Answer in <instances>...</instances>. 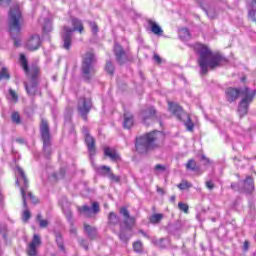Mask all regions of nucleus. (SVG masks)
Listing matches in <instances>:
<instances>
[{"label":"nucleus","instance_id":"37998d69","mask_svg":"<svg viewBox=\"0 0 256 256\" xmlns=\"http://www.w3.org/2000/svg\"><path fill=\"white\" fill-rule=\"evenodd\" d=\"M154 60L156 63H161V57H159L157 54L154 55Z\"/></svg>","mask_w":256,"mask_h":256},{"label":"nucleus","instance_id":"f704fd0d","mask_svg":"<svg viewBox=\"0 0 256 256\" xmlns=\"http://www.w3.org/2000/svg\"><path fill=\"white\" fill-rule=\"evenodd\" d=\"M110 223H115L117 221V215L115 213L111 212L108 217Z\"/></svg>","mask_w":256,"mask_h":256},{"label":"nucleus","instance_id":"c756f323","mask_svg":"<svg viewBox=\"0 0 256 256\" xmlns=\"http://www.w3.org/2000/svg\"><path fill=\"white\" fill-rule=\"evenodd\" d=\"M254 9L255 8L250 7V10L248 12V17L249 19H251V21H256V17H255L256 11Z\"/></svg>","mask_w":256,"mask_h":256},{"label":"nucleus","instance_id":"b1692460","mask_svg":"<svg viewBox=\"0 0 256 256\" xmlns=\"http://www.w3.org/2000/svg\"><path fill=\"white\" fill-rule=\"evenodd\" d=\"M30 245H32L33 247H39V245H41V238H39V235L37 234L34 235V238Z\"/></svg>","mask_w":256,"mask_h":256},{"label":"nucleus","instance_id":"cd10ccee","mask_svg":"<svg viewBox=\"0 0 256 256\" xmlns=\"http://www.w3.org/2000/svg\"><path fill=\"white\" fill-rule=\"evenodd\" d=\"M28 255L29 256H35L37 255V247L33 246V245H29V248H28Z\"/></svg>","mask_w":256,"mask_h":256},{"label":"nucleus","instance_id":"6e6552de","mask_svg":"<svg viewBox=\"0 0 256 256\" xmlns=\"http://www.w3.org/2000/svg\"><path fill=\"white\" fill-rule=\"evenodd\" d=\"M242 93L245 95V98L241 101L238 111L240 115H247V105L253 101L255 92H249V89L245 88Z\"/></svg>","mask_w":256,"mask_h":256},{"label":"nucleus","instance_id":"58836bf2","mask_svg":"<svg viewBox=\"0 0 256 256\" xmlns=\"http://www.w3.org/2000/svg\"><path fill=\"white\" fill-rule=\"evenodd\" d=\"M91 211V208H89V206H84L81 209L82 213H85V215H89V212Z\"/></svg>","mask_w":256,"mask_h":256},{"label":"nucleus","instance_id":"bb28decb","mask_svg":"<svg viewBox=\"0 0 256 256\" xmlns=\"http://www.w3.org/2000/svg\"><path fill=\"white\" fill-rule=\"evenodd\" d=\"M179 35L181 39H187V37H189V30H187V28H183L179 31Z\"/></svg>","mask_w":256,"mask_h":256},{"label":"nucleus","instance_id":"3c124183","mask_svg":"<svg viewBox=\"0 0 256 256\" xmlns=\"http://www.w3.org/2000/svg\"><path fill=\"white\" fill-rule=\"evenodd\" d=\"M28 197L31 199V201H32L33 203H35V201L33 200V199H35V197H33V194L28 193Z\"/></svg>","mask_w":256,"mask_h":256},{"label":"nucleus","instance_id":"ea45409f","mask_svg":"<svg viewBox=\"0 0 256 256\" xmlns=\"http://www.w3.org/2000/svg\"><path fill=\"white\" fill-rule=\"evenodd\" d=\"M90 25H91L92 32H93L94 34L97 33V31H98V29H97V24L91 23Z\"/></svg>","mask_w":256,"mask_h":256},{"label":"nucleus","instance_id":"2f4dec72","mask_svg":"<svg viewBox=\"0 0 256 256\" xmlns=\"http://www.w3.org/2000/svg\"><path fill=\"white\" fill-rule=\"evenodd\" d=\"M134 251H136L137 253L141 252L143 249V244H141V242H135L134 245Z\"/></svg>","mask_w":256,"mask_h":256},{"label":"nucleus","instance_id":"f03ea898","mask_svg":"<svg viewBox=\"0 0 256 256\" xmlns=\"http://www.w3.org/2000/svg\"><path fill=\"white\" fill-rule=\"evenodd\" d=\"M20 62L21 65L29 79V81L26 83V90L29 95H35V92L37 91V75H39V68L37 66H32L29 68L27 66V58L25 55H20Z\"/></svg>","mask_w":256,"mask_h":256},{"label":"nucleus","instance_id":"49530a36","mask_svg":"<svg viewBox=\"0 0 256 256\" xmlns=\"http://www.w3.org/2000/svg\"><path fill=\"white\" fill-rule=\"evenodd\" d=\"M250 7H251L252 9H256V0H252V1H251Z\"/></svg>","mask_w":256,"mask_h":256},{"label":"nucleus","instance_id":"8fccbe9b","mask_svg":"<svg viewBox=\"0 0 256 256\" xmlns=\"http://www.w3.org/2000/svg\"><path fill=\"white\" fill-rule=\"evenodd\" d=\"M244 249H245V251H247V249H249V242H247V241L244 242Z\"/></svg>","mask_w":256,"mask_h":256},{"label":"nucleus","instance_id":"a18cd8bd","mask_svg":"<svg viewBox=\"0 0 256 256\" xmlns=\"http://www.w3.org/2000/svg\"><path fill=\"white\" fill-rule=\"evenodd\" d=\"M44 31H51V22H48L47 26H44Z\"/></svg>","mask_w":256,"mask_h":256},{"label":"nucleus","instance_id":"ddd939ff","mask_svg":"<svg viewBox=\"0 0 256 256\" xmlns=\"http://www.w3.org/2000/svg\"><path fill=\"white\" fill-rule=\"evenodd\" d=\"M120 213H121V215L124 216L125 223H126L129 227H131V225H135V218L129 216V211H127V209L122 208V209L120 210Z\"/></svg>","mask_w":256,"mask_h":256},{"label":"nucleus","instance_id":"1a4fd4ad","mask_svg":"<svg viewBox=\"0 0 256 256\" xmlns=\"http://www.w3.org/2000/svg\"><path fill=\"white\" fill-rule=\"evenodd\" d=\"M29 51H37L41 47V38L39 35H33L26 44Z\"/></svg>","mask_w":256,"mask_h":256},{"label":"nucleus","instance_id":"de8ad7c7","mask_svg":"<svg viewBox=\"0 0 256 256\" xmlns=\"http://www.w3.org/2000/svg\"><path fill=\"white\" fill-rule=\"evenodd\" d=\"M102 171H106L107 173H109V171H111V168L107 167V166H102L101 167Z\"/></svg>","mask_w":256,"mask_h":256},{"label":"nucleus","instance_id":"a878e982","mask_svg":"<svg viewBox=\"0 0 256 256\" xmlns=\"http://www.w3.org/2000/svg\"><path fill=\"white\" fill-rule=\"evenodd\" d=\"M187 169H191L192 171H195L197 169V163H195V160H189L186 164Z\"/></svg>","mask_w":256,"mask_h":256},{"label":"nucleus","instance_id":"20e7f679","mask_svg":"<svg viewBox=\"0 0 256 256\" xmlns=\"http://www.w3.org/2000/svg\"><path fill=\"white\" fill-rule=\"evenodd\" d=\"M9 29L12 35H15L21 29V10H19V6H15L10 10Z\"/></svg>","mask_w":256,"mask_h":256},{"label":"nucleus","instance_id":"f8f14e48","mask_svg":"<svg viewBox=\"0 0 256 256\" xmlns=\"http://www.w3.org/2000/svg\"><path fill=\"white\" fill-rule=\"evenodd\" d=\"M40 131L42 135V139L44 141V145H47L49 143V126L47 125V122L45 120H42L41 126H40Z\"/></svg>","mask_w":256,"mask_h":256},{"label":"nucleus","instance_id":"79ce46f5","mask_svg":"<svg viewBox=\"0 0 256 256\" xmlns=\"http://www.w3.org/2000/svg\"><path fill=\"white\" fill-rule=\"evenodd\" d=\"M155 169L156 171H165V167L162 165H156Z\"/></svg>","mask_w":256,"mask_h":256},{"label":"nucleus","instance_id":"5701e85b","mask_svg":"<svg viewBox=\"0 0 256 256\" xmlns=\"http://www.w3.org/2000/svg\"><path fill=\"white\" fill-rule=\"evenodd\" d=\"M114 51L116 53V57H117L118 61H120L121 60V55H123V49L121 48V46L116 45L115 48H114Z\"/></svg>","mask_w":256,"mask_h":256},{"label":"nucleus","instance_id":"72a5a7b5","mask_svg":"<svg viewBox=\"0 0 256 256\" xmlns=\"http://www.w3.org/2000/svg\"><path fill=\"white\" fill-rule=\"evenodd\" d=\"M30 218H31V212H29V210H25L22 216L23 221H29Z\"/></svg>","mask_w":256,"mask_h":256},{"label":"nucleus","instance_id":"c9c22d12","mask_svg":"<svg viewBox=\"0 0 256 256\" xmlns=\"http://www.w3.org/2000/svg\"><path fill=\"white\" fill-rule=\"evenodd\" d=\"M9 93H10L11 100L14 102H17V99H18L17 93H15V91H13L11 89H10Z\"/></svg>","mask_w":256,"mask_h":256},{"label":"nucleus","instance_id":"473e14b6","mask_svg":"<svg viewBox=\"0 0 256 256\" xmlns=\"http://www.w3.org/2000/svg\"><path fill=\"white\" fill-rule=\"evenodd\" d=\"M12 121H13L14 123H21V117L19 116V113L14 112V113L12 114Z\"/></svg>","mask_w":256,"mask_h":256},{"label":"nucleus","instance_id":"603ef678","mask_svg":"<svg viewBox=\"0 0 256 256\" xmlns=\"http://www.w3.org/2000/svg\"><path fill=\"white\" fill-rule=\"evenodd\" d=\"M111 179H113V181H119V177H117V176L111 175Z\"/></svg>","mask_w":256,"mask_h":256},{"label":"nucleus","instance_id":"a19ab883","mask_svg":"<svg viewBox=\"0 0 256 256\" xmlns=\"http://www.w3.org/2000/svg\"><path fill=\"white\" fill-rule=\"evenodd\" d=\"M11 0H0V5L2 6V7H5V5H9V2H10Z\"/></svg>","mask_w":256,"mask_h":256},{"label":"nucleus","instance_id":"5fc2aeb1","mask_svg":"<svg viewBox=\"0 0 256 256\" xmlns=\"http://www.w3.org/2000/svg\"><path fill=\"white\" fill-rule=\"evenodd\" d=\"M172 200L175 201V197H173Z\"/></svg>","mask_w":256,"mask_h":256},{"label":"nucleus","instance_id":"c85d7f7f","mask_svg":"<svg viewBox=\"0 0 256 256\" xmlns=\"http://www.w3.org/2000/svg\"><path fill=\"white\" fill-rule=\"evenodd\" d=\"M1 79H9V72H7L6 68H2L0 71V81Z\"/></svg>","mask_w":256,"mask_h":256},{"label":"nucleus","instance_id":"f257e3e1","mask_svg":"<svg viewBox=\"0 0 256 256\" xmlns=\"http://www.w3.org/2000/svg\"><path fill=\"white\" fill-rule=\"evenodd\" d=\"M195 51L200 55L199 65L202 73H207V69H215L221 65L220 58H213L211 50L203 44H196L194 47Z\"/></svg>","mask_w":256,"mask_h":256},{"label":"nucleus","instance_id":"423d86ee","mask_svg":"<svg viewBox=\"0 0 256 256\" xmlns=\"http://www.w3.org/2000/svg\"><path fill=\"white\" fill-rule=\"evenodd\" d=\"M169 111L173 113L178 119H181V117H185L187 121L185 122L186 128L188 131H193V127L195 125L191 122V118L189 115H187L185 112H183V109L174 102H168Z\"/></svg>","mask_w":256,"mask_h":256},{"label":"nucleus","instance_id":"aec40b11","mask_svg":"<svg viewBox=\"0 0 256 256\" xmlns=\"http://www.w3.org/2000/svg\"><path fill=\"white\" fill-rule=\"evenodd\" d=\"M191 187H193V185L191 183H189L188 181H185V180H183L178 185V189H180V191H185L186 189H191Z\"/></svg>","mask_w":256,"mask_h":256},{"label":"nucleus","instance_id":"9b49d317","mask_svg":"<svg viewBox=\"0 0 256 256\" xmlns=\"http://www.w3.org/2000/svg\"><path fill=\"white\" fill-rule=\"evenodd\" d=\"M91 109V100L82 98L78 102V111L81 115H85V113H89Z\"/></svg>","mask_w":256,"mask_h":256},{"label":"nucleus","instance_id":"a211bd4d","mask_svg":"<svg viewBox=\"0 0 256 256\" xmlns=\"http://www.w3.org/2000/svg\"><path fill=\"white\" fill-rule=\"evenodd\" d=\"M133 125V115L131 113L126 112L124 114V127L125 129H131V126Z\"/></svg>","mask_w":256,"mask_h":256},{"label":"nucleus","instance_id":"412c9836","mask_svg":"<svg viewBox=\"0 0 256 256\" xmlns=\"http://www.w3.org/2000/svg\"><path fill=\"white\" fill-rule=\"evenodd\" d=\"M244 187H247L248 191H253V178H247L244 182Z\"/></svg>","mask_w":256,"mask_h":256},{"label":"nucleus","instance_id":"09e8293b","mask_svg":"<svg viewBox=\"0 0 256 256\" xmlns=\"http://www.w3.org/2000/svg\"><path fill=\"white\" fill-rule=\"evenodd\" d=\"M84 229H85V231H87L89 233L93 228H91V226L85 224Z\"/></svg>","mask_w":256,"mask_h":256},{"label":"nucleus","instance_id":"4c0bfd02","mask_svg":"<svg viewBox=\"0 0 256 256\" xmlns=\"http://www.w3.org/2000/svg\"><path fill=\"white\" fill-rule=\"evenodd\" d=\"M92 210H93V213H99V204L94 202L92 204Z\"/></svg>","mask_w":256,"mask_h":256},{"label":"nucleus","instance_id":"393cba45","mask_svg":"<svg viewBox=\"0 0 256 256\" xmlns=\"http://www.w3.org/2000/svg\"><path fill=\"white\" fill-rule=\"evenodd\" d=\"M178 209H180V211H183V213H189V205L183 202L178 203Z\"/></svg>","mask_w":256,"mask_h":256},{"label":"nucleus","instance_id":"6ab92c4d","mask_svg":"<svg viewBox=\"0 0 256 256\" xmlns=\"http://www.w3.org/2000/svg\"><path fill=\"white\" fill-rule=\"evenodd\" d=\"M85 141L90 153H95V140L93 139V137H91V135L89 134H86Z\"/></svg>","mask_w":256,"mask_h":256},{"label":"nucleus","instance_id":"f3484780","mask_svg":"<svg viewBox=\"0 0 256 256\" xmlns=\"http://www.w3.org/2000/svg\"><path fill=\"white\" fill-rule=\"evenodd\" d=\"M149 25H150L151 31H152V33H154V35H163V29H161V26H159V24H157V22L149 21Z\"/></svg>","mask_w":256,"mask_h":256},{"label":"nucleus","instance_id":"e433bc0d","mask_svg":"<svg viewBox=\"0 0 256 256\" xmlns=\"http://www.w3.org/2000/svg\"><path fill=\"white\" fill-rule=\"evenodd\" d=\"M106 71H107L110 75H113V64L107 63V65H106Z\"/></svg>","mask_w":256,"mask_h":256},{"label":"nucleus","instance_id":"0eeeda50","mask_svg":"<svg viewBox=\"0 0 256 256\" xmlns=\"http://www.w3.org/2000/svg\"><path fill=\"white\" fill-rule=\"evenodd\" d=\"M16 185H21L23 183V187H21V195L23 199L24 207H27V196L25 194V189H27V177H25V172H23V169L21 167H16Z\"/></svg>","mask_w":256,"mask_h":256},{"label":"nucleus","instance_id":"2eb2a0df","mask_svg":"<svg viewBox=\"0 0 256 256\" xmlns=\"http://www.w3.org/2000/svg\"><path fill=\"white\" fill-rule=\"evenodd\" d=\"M104 154L106 157H110L112 161H119V154L113 149L104 148Z\"/></svg>","mask_w":256,"mask_h":256},{"label":"nucleus","instance_id":"39448f33","mask_svg":"<svg viewBox=\"0 0 256 256\" xmlns=\"http://www.w3.org/2000/svg\"><path fill=\"white\" fill-rule=\"evenodd\" d=\"M165 139V135L161 132H152L147 134L144 138L140 140L146 149H155L157 145H159V141H163Z\"/></svg>","mask_w":256,"mask_h":256},{"label":"nucleus","instance_id":"4468645a","mask_svg":"<svg viewBox=\"0 0 256 256\" xmlns=\"http://www.w3.org/2000/svg\"><path fill=\"white\" fill-rule=\"evenodd\" d=\"M140 115L144 123H147V119L151 120L155 117V109L151 108L149 110H145Z\"/></svg>","mask_w":256,"mask_h":256},{"label":"nucleus","instance_id":"9d476101","mask_svg":"<svg viewBox=\"0 0 256 256\" xmlns=\"http://www.w3.org/2000/svg\"><path fill=\"white\" fill-rule=\"evenodd\" d=\"M93 61H95V58L93 57L92 53H88L85 55L82 66L84 75L89 74Z\"/></svg>","mask_w":256,"mask_h":256},{"label":"nucleus","instance_id":"7ed1b4c3","mask_svg":"<svg viewBox=\"0 0 256 256\" xmlns=\"http://www.w3.org/2000/svg\"><path fill=\"white\" fill-rule=\"evenodd\" d=\"M73 29H69L68 27H64L62 30V39L64 41V49H71V33L73 31H79V33H83V23L78 19L72 20Z\"/></svg>","mask_w":256,"mask_h":256},{"label":"nucleus","instance_id":"7c9ffc66","mask_svg":"<svg viewBox=\"0 0 256 256\" xmlns=\"http://www.w3.org/2000/svg\"><path fill=\"white\" fill-rule=\"evenodd\" d=\"M38 223L40 225V227H42V229H45V227H47V225H49V222L47 220H43L41 219V216H38Z\"/></svg>","mask_w":256,"mask_h":256},{"label":"nucleus","instance_id":"dca6fc26","mask_svg":"<svg viewBox=\"0 0 256 256\" xmlns=\"http://www.w3.org/2000/svg\"><path fill=\"white\" fill-rule=\"evenodd\" d=\"M228 101H235L239 97V90L234 88H229L226 92Z\"/></svg>","mask_w":256,"mask_h":256},{"label":"nucleus","instance_id":"c03bdc74","mask_svg":"<svg viewBox=\"0 0 256 256\" xmlns=\"http://www.w3.org/2000/svg\"><path fill=\"white\" fill-rule=\"evenodd\" d=\"M206 187L208 189H213V187H215V185H213V182H206Z\"/></svg>","mask_w":256,"mask_h":256},{"label":"nucleus","instance_id":"4be33fe9","mask_svg":"<svg viewBox=\"0 0 256 256\" xmlns=\"http://www.w3.org/2000/svg\"><path fill=\"white\" fill-rule=\"evenodd\" d=\"M163 219V214H154L150 217V222L152 223H159Z\"/></svg>","mask_w":256,"mask_h":256},{"label":"nucleus","instance_id":"864d4df0","mask_svg":"<svg viewBox=\"0 0 256 256\" xmlns=\"http://www.w3.org/2000/svg\"><path fill=\"white\" fill-rule=\"evenodd\" d=\"M139 147H140V145H139V144H137V145H136V149H139Z\"/></svg>","mask_w":256,"mask_h":256}]
</instances>
